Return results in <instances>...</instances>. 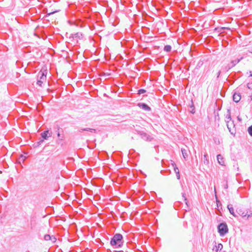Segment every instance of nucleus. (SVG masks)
<instances>
[{
	"label": "nucleus",
	"instance_id": "obj_1",
	"mask_svg": "<svg viewBox=\"0 0 252 252\" xmlns=\"http://www.w3.org/2000/svg\"><path fill=\"white\" fill-rule=\"evenodd\" d=\"M123 237L121 234H116L111 239L110 244L115 248H120L123 244Z\"/></svg>",
	"mask_w": 252,
	"mask_h": 252
},
{
	"label": "nucleus",
	"instance_id": "obj_2",
	"mask_svg": "<svg viewBox=\"0 0 252 252\" xmlns=\"http://www.w3.org/2000/svg\"><path fill=\"white\" fill-rule=\"evenodd\" d=\"M218 230L220 236H224L228 232V228L225 222L220 223L218 226Z\"/></svg>",
	"mask_w": 252,
	"mask_h": 252
},
{
	"label": "nucleus",
	"instance_id": "obj_3",
	"mask_svg": "<svg viewBox=\"0 0 252 252\" xmlns=\"http://www.w3.org/2000/svg\"><path fill=\"white\" fill-rule=\"evenodd\" d=\"M138 134L141 136V137L144 140L147 141H151L153 138L150 136V135L148 134L147 133L139 131H138Z\"/></svg>",
	"mask_w": 252,
	"mask_h": 252
},
{
	"label": "nucleus",
	"instance_id": "obj_4",
	"mask_svg": "<svg viewBox=\"0 0 252 252\" xmlns=\"http://www.w3.org/2000/svg\"><path fill=\"white\" fill-rule=\"evenodd\" d=\"M240 60H235L232 61L230 64H228L227 67H226L227 70L234 67L236 64H237L240 62Z\"/></svg>",
	"mask_w": 252,
	"mask_h": 252
},
{
	"label": "nucleus",
	"instance_id": "obj_5",
	"mask_svg": "<svg viewBox=\"0 0 252 252\" xmlns=\"http://www.w3.org/2000/svg\"><path fill=\"white\" fill-rule=\"evenodd\" d=\"M241 98V95L240 93H235L233 95V100L236 102H238Z\"/></svg>",
	"mask_w": 252,
	"mask_h": 252
},
{
	"label": "nucleus",
	"instance_id": "obj_6",
	"mask_svg": "<svg viewBox=\"0 0 252 252\" xmlns=\"http://www.w3.org/2000/svg\"><path fill=\"white\" fill-rule=\"evenodd\" d=\"M140 107L142 108L143 110L150 111H151V108L146 104L142 103H139L138 105Z\"/></svg>",
	"mask_w": 252,
	"mask_h": 252
},
{
	"label": "nucleus",
	"instance_id": "obj_7",
	"mask_svg": "<svg viewBox=\"0 0 252 252\" xmlns=\"http://www.w3.org/2000/svg\"><path fill=\"white\" fill-rule=\"evenodd\" d=\"M217 160L220 164L221 165H224V160L222 156L220 154L217 155Z\"/></svg>",
	"mask_w": 252,
	"mask_h": 252
},
{
	"label": "nucleus",
	"instance_id": "obj_8",
	"mask_svg": "<svg viewBox=\"0 0 252 252\" xmlns=\"http://www.w3.org/2000/svg\"><path fill=\"white\" fill-rule=\"evenodd\" d=\"M41 136L44 139H47L49 137L51 136V135L49 133V130H46L41 133Z\"/></svg>",
	"mask_w": 252,
	"mask_h": 252
},
{
	"label": "nucleus",
	"instance_id": "obj_9",
	"mask_svg": "<svg viewBox=\"0 0 252 252\" xmlns=\"http://www.w3.org/2000/svg\"><path fill=\"white\" fill-rule=\"evenodd\" d=\"M38 77H39L40 79L42 81L46 80V73L42 71H40L38 73Z\"/></svg>",
	"mask_w": 252,
	"mask_h": 252
},
{
	"label": "nucleus",
	"instance_id": "obj_10",
	"mask_svg": "<svg viewBox=\"0 0 252 252\" xmlns=\"http://www.w3.org/2000/svg\"><path fill=\"white\" fill-rule=\"evenodd\" d=\"M57 130H56V132L59 139L61 141L63 140L64 137L63 135H62L60 133V128L58 125H57Z\"/></svg>",
	"mask_w": 252,
	"mask_h": 252
},
{
	"label": "nucleus",
	"instance_id": "obj_11",
	"mask_svg": "<svg viewBox=\"0 0 252 252\" xmlns=\"http://www.w3.org/2000/svg\"><path fill=\"white\" fill-rule=\"evenodd\" d=\"M226 120H227L226 121V123H227V128H228V129H229V132H230L231 134H233V132H231V129H230V127H229V124H228V123H229L228 120H230H230H231V116H230V113H229V114H228V115H226Z\"/></svg>",
	"mask_w": 252,
	"mask_h": 252
},
{
	"label": "nucleus",
	"instance_id": "obj_12",
	"mask_svg": "<svg viewBox=\"0 0 252 252\" xmlns=\"http://www.w3.org/2000/svg\"><path fill=\"white\" fill-rule=\"evenodd\" d=\"M227 208L229 211L230 213L233 216L235 217L236 215L234 214V209L232 204H228L227 205Z\"/></svg>",
	"mask_w": 252,
	"mask_h": 252
},
{
	"label": "nucleus",
	"instance_id": "obj_13",
	"mask_svg": "<svg viewBox=\"0 0 252 252\" xmlns=\"http://www.w3.org/2000/svg\"><path fill=\"white\" fill-rule=\"evenodd\" d=\"M182 155L183 156L184 158L186 159L188 157V150L185 149H182L181 150Z\"/></svg>",
	"mask_w": 252,
	"mask_h": 252
},
{
	"label": "nucleus",
	"instance_id": "obj_14",
	"mask_svg": "<svg viewBox=\"0 0 252 252\" xmlns=\"http://www.w3.org/2000/svg\"><path fill=\"white\" fill-rule=\"evenodd\" d=\"M202 160H203L204 164H205L206 165L209 164V159H208V155L207 154H206L204 155Z\"/></svg>",
	"mask_w": 252,
	"mask_h": 252
},
{
	"label": "nucleus",
	"instance_id": "obj_15",
	"mask_svg": "<svg viewBox=\"0 0 252 252\" xmlns=\"http://www.w3.org/2000/svg\"><path fill=\"white\" fill-rule=\"evenodd\" d=\"M189 111L192 114H194L195 112V107L194 106L192 101H191V104L189 106Z\"/></svg>",
	"mask_w": 252,
	"mask_h": 252
},
{
	"label": "nucleus",
	"instance_id": "obj_16",
	"mask_svg": "<svg viewBox=\"0 0 252 252\" xmlns=\"http://www.w3.org/2000/svg\"><path fill=\"white\" fill-rule=\"evenodd\" d=\"M224 30H230V29L229 28H226V27H221L220 28H217L215 29L216 31H217L218 32H219L220 33L223 32Z\"/></svg>",
	"mask_w": 252,
	"mask_h": 252
},
{
	"label": "nucleus",
	"instance_id": "obj_17",
	"mask_svg": "<svg viewBox=\"0 0 252 252\" xmlns=\"http://www.w3.org/2000/svg\"><path fill=\"white\" fill-rule=\"evenodd\" d=\"M83 131H89L91 132H94L95 133L96 132V130L94 128H81L80 129V132Z\"/></svg>",
	"mask_w": 252,
	"mask_h": 252
},
{
	"label": "nucleus",
	"instance_id": "obj_18",
	"mask_svg": "<svg viewBox=\"0 0 252 252\" xmlns=\"http://www.w3.org/2000/svg\"><path fill=\"white\" fill-rule=\"evenodd\" d=\"M216 247V249L215 250V252H220V251L222 249L223 246L221 243H220L218 244Z\"/></svg>",
	"mask_w": 252,
	"mask_h": 252
},
{
	"label": "nucleus",
	"instance_id": "obj_19",
	"mask_svg": "<svg viewBox=\"0 0 252 252\" xmlns=\"http://www.w3.org/2000/svg\"><path fill=\"white\" fill-rule=\"evenodd\" d=\"M174 171L176 173L177 178L179 180L180 178L179 170L177 167H174Z\"/></svg>",
	"mask_w": 252,
	"mask_h": 252
},
{
	"label": "nucleus",
	"instance_id": "obj_20",
	"mask_svg": "<svg viewBox=\"0 0 252 252\" xmlns=\"http://www.w3.org/2000/svg\"><path fill=\"white\" fill-rule=\"evenodd\" d=\"M171 46L169 45H165L164 47V51L167 52H169L171 50Z\"/></svg>",
	"mask_w": 252,
	"mask_h": 252
},
{
	"label": "nucleus",
	"instance_id": "obj_21",
	"mask_svg": "<svg viewBox=\"0 0 252 252\" xmlns=\"http://www.w3.org/2000/svg\"><path fill=\"white\" fill-rule=\"evenodd\" d=\"M50 240L53 243H54L56 242L57 239L54 235H51Z\"/></svg>",
	"mask_w": 252,
	"mask_h": 252
},
{
	"label": "nucleus",
	"instance_id": "obj_22",
	"mask_svg": "<svg viewBox=\"0 0 252 252\" xmlns=\"http://www.w3.org/2000/svg\"><path fill=\"white\" fill-rule=\"evenodd\" d=\"M51 238V235L49 234H46L44 236V239L45 241H49Z\"/></svg>",
	"mask_w": 252,
	"mask_h": 252
},
{
	"label": "nucleus",
	"instance_id": "obj_23",
	"mask_svg": "<svg viewBox=\"0 0 252 252\" xmlns=\"http://www.w3.org/2000/svg\"><path fill=\"white\" fill-rule=\"evenodd\" d=\"M182 196H183V198L184 199V201H185L186 204L187 205H188V201H187V197L186 196V194H185V193H182Z\"/></svg>",
	"mask_w": 252,
	"mask_h": 252
},
{
	"label": "nucleus",
	"instance_id": "obj_24",
	"mask_svg": "<svg viewBox=\"0 0 252 252\" xmlns=\"http://www.w3.org/2000/svg\"><path fill=\"white\" fill-rule=\"evenodd\" d=\"M248 131L249 134L252 136V125L248 127Z\"/></svg>",
	"mask_w": 252,
	"mask_h": 252
},
{
	"label": "nucleus",
	"instance_id": "obj_25",
	"mask_svg": "<svg viewBox=\"0 0 252 252\" xmlns=\"http://www.w3.org/2000/svg\"><path fill=\"white\" fill-rule=\"evenodd\" d=\"M146 92V91L144 89H140L138 91V94H141Z\"/></svg>",
	"mask_w": 252,
	"mask_h": 252
},
{
	"label": "nucleus",
	"instance_id": "obj_26",
	"mask_svg": "<svg viewBox=\"0 0 252 252\" xmlns=\"http://www.w3.org/2000/svg\"><path fill=\"white\" fill-rule=\"evenodd\" d=\"M43 83V81L41 80H38L37 81V84L39 85V86H42V84Z\"/></svg>",
	"mask_w": 252,
	"mask_h": 252
},
{
	"label": "nucleus",
	"instance_id": "obj_27",
	"mask_svg": "<svg viewBox=\"0 0 252 252\" xmlns=\"http://www.w3.org/2000/svg\"><path fill=\"white\" fill-rule=\"evenodd\" d=\"M247 87L249 89H252V82L248 83Z\"/></svg>",
	"mask_w": 252,
	"mask_h": 252
},
{
	"label": "nucleus",
	"instance_id": "obj_28",
	"mask_svg": "<svg viewBox=\"0 0 252 252\" xmlns=\"http://www.w3.org/2000/svg\"><path fill=\"white\" fill-rule=\"evenodd\" d=\"M78 33H76L74 34L73 35L72 37L73 38H76V40L77 41V37H78Z\"/></svg>",
	"mask_w": 252,
	"mask_h": 252
},
{
	"label": "nucleus",
	"instance_id": "obj_29",
	"mask_svg": "<svg viewBox=\"0 0 252 252\" xmlns=\"http://www.w3.org/2000/svg\"><path fill=\"white\" fill-rule=\"evenodd\" d=\"M43 140H40L39 142H38L37 144H38V145H40L43 142Z\"/></svg>",
	"mask_w": 252,
	"mask_h": 252
},
{
	"label": "nucleus",
	"instance_id": "obj_30",
	"mask_svg": "<svg viewBox=\"0 0 252 252\" xmlns=\"http://www.w3.org/2000/svg\"><path fill=\"white\" fill-rule=\"evenodd\" d=\"M220 73H221V71L220 70L218 72V74H217V77H219V76L220 75Z\"/></svg>",
	"mask_w": 252,
	"mask_h": 252
},
{
	"label": "nucleus",
	"instance_id": "obj_31",
	"mask_svg": "<svg viewBox=\"0 0 252 252\" xmlns=\"http://www.w3.org/2000/svg\"><path fill=\"white\" fill-rule=\"evenodd\" d=\"M79 21H80V27H82V26L81 25V19L80 18Z\"/></svg>",
	"mask_w": 252,
	"mask_h": 252
},
{
	"label": "nucleus",
	"instance_id": "obj_32",
	"mask_svg": "<svg viewBox=\"0 0 252 252\" xmlns=\"http://www.w3.org/2000/svg\"><path fill=\"white\" fill-rule=\"evenodd\" d=\"M250 76L252 77V71H250Z\"/></svg>",
	"mask_w": 252,
	"mask_h": 252
},
{
	"label": "nucleus",
	"instance_id": "obj_33",
	"mask_svg": "<svg viewBox=\"0 0 252 252\" xmlns=\"http://www.w3.org/2000/svg\"><path fill=\"white\" fill-rule=\"evenodd\" d=\"M81 37H82V38H84V35H83V34H81Z\"/></svg>",
	"mask_w": 252,
	"mask_h": 252
},
{
	"label": "nucleus",
	"instance_id": "obj_34",
	"mask_svg": "<svg viewBox=\"0 0 252 252\" xmlns=\"http://www.w3.org/2000/svg\"><path fill=\"white\" fill-rule=\"evenodd\" d=\"M23 157H23V155H21V158H23Z\"/></svg>",
	"mask_w": 252,
	"mask_h": 252
},
{
	"label": "nucleus",
	"instance_id": "obj_35",
	"mask_svg": "<svg viewBox=\"0 0 252 252\" xmlns=\"http://www.w3.org/2000/svg\"><path fill=\"white\" fill-rule=\"evenodd\" d=\"M251 100H252V95H251Z\"/></svg>",
	"mask_w": 252,
	"mask_h": 252
},
{
	"label": "nucleus",
	"instance_id": "obj_36",
	"mask_svg": "<svg viewBox=\"0 0 252 252\" xmlns=\"http://www.w3.org/2000/svg\"><path fill=\"white\" fill-rule=\"evenodd\" d=\"M79 11H80V12H81V8H80Z\"/></svg>",
	"mask_w": 252,
	"mask_h": 252
}]
</instances>
